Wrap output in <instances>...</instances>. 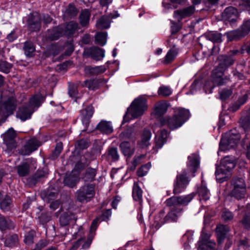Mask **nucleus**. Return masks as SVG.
<instances>
[{"mask_svg":"<svg viewBox=\"0 0 250 250\" xmlns=\"http://www.w3.org/2000/svg\"><path fill=\"white\" fill-rule=\"evenodd\" d=\"M233 214L227 208H224L222 211L221 217L225 222L231 221L233 219Z\"/></svg>","mask_w":250,"mask_h":250,"instance_id":"nucleus-55","label":"nucleus"},{"mask_svg":"<svg viewBox=\"0 0 250 250\" xmlns=\"http://www.w3.org/2000/svg\"><path fill=\"white\" fill-rule=\"evenodd\" d=\"M48 175V170L47 167H43L38 169L36 173L27 179V183L30 186H34L43 178L47 177Z\"/></svg>","mask_w":250,"mask_h":250,"instance_id":"nucleus-19","label":"nucleus"},{"mask_svg":"<svg viewBox=\"0 0 250 250\" xmlns=\"http://www.w3.org/2000/svg\"><path fill=\"white\" fill-rule=\"evenodd\" d=\"M45 97L41 93H38L33 95L29 100L27 104L35 109V108H38L44 101Z\"/></svg>","mask_w":250,"mask_h":250,"instance_id":"nucleus-27","label":"nucleus"},{"mask_svg":"<svg viewBox=\"0 0 250 250\" xmlns=\"http://www.w3.org/2000/svg\"><path fill=\"white\" fill-rule=\"evenodd\" d=\"M167 110V106L166 103L159 102L156 104L153 109L154 114L157 117L163 115Z\"/></svg>","mask_w":250,"mask_h":250,"instance_id":"nucleus-37","label":"nucleus"},{"mask_svg":"<svg viewBox=\"0 0 250 250\" xmlns=\"http://www.w3.org/2000/svg\"><path fill=\"white\" fill-rule=\"evenodd\" d=\"M34 111L35 110L32 107L26 104L19 107L16 116L22 121H25L31 118Z\"/></svg>","mask_w":250,"mask_h":250,"instance_id":"nucleus-17","label":"nucleus"},{"mask_svg":"<svg viewBox=\"0 0 250 250\" xmlns=\"http://www.w3.org/2000/svg\"><path fill=\"white\" fill-rule=\"evenodd\" d=\"M106 68L104 66H98L92 67L86 66L84 68V71L86 74L90 76L98 75L104 72Z\"/></svg>","mask_w":250,"mask_h":250,"instance_id":"nucleus-34","label":"nucleus"},{"mask_svg":"<svg viewBox=\"0 0 250 250\" xmlns=\"http://www.w3.org/2000/svg\"><path fill=\"white\" fill-rule=\"evenodd\" d=\"M172 93L170 88L166 86H162L160 87L158 90V94L159 96L163 97H168Z\"/></svg>","mask_w":250,"mask_h":250,"instance_id":"nucleus-58","label":"nucleus"},{"mask_svg":"<svg viewBox=\"0 0 250 250\" xmlns=\"http://www.w3.org/2000/svg\"><path fill=\"white\" fill-rule=\"evenodd\" d=\"M119 146L123 155L127 158L131 157L134 153V148L131 146L129 142L123 141Z\"/></svg>","mask_w":250,"mask_h":250,"instance_id":"nucleus-29","label":"nucleus"},{"mask_svg":"<svg viewBox=\"0 0 250 250\" xmlns=\"http://www.w3.org/2000/svg\"><path fill=\"white\" fill-rule=\"evenodd\" d=\"M198 250H215V243L207 241V239L199 240L198 242Z\"/></svg>","mask_w":250,"mask_h":250,"instance_id":"nucleus-36","label":"nucleus"},{"mask_svg":"<svg viewBox=\"0 0 250 250\" xmlns=\"http://www.w3.org/2000/svg\"><path fill=\"white\" fill-rule=\"evenodd\" d=\"M51 213L50 212H43L38 217V219L40 223L45 224L51 220Z\"/></svg>","mask_w":250,"mask_h":250,"instance_id":"nucleus-56","label":"nucleus"},{"mask_svg":"<svg viewBox=\"0 0 250 250\" xmlns=\"http://www.w3.org/2000/svg\"><path fill=\"white\" fill-rule=\"evenodd\" d=\"M151 135L150 129L144 128L140 135V140L137 142V146L141 148H147L150 145Z\"/></svg>","mask_w":250,"mask_h":250,"instance_id":"nucleus-22","label":"nucleus"},{"mask_svg":"<svg viewBox=\"0 0 250 250\" xmlns=\"http://www.w3.org/2000/svg\"><path fill=\"white\" fill-rule=\"evenodd\" d=\"M197 194L199 197V200L206 201L209 199L210 192L207 187L201 185L197 189Z\"/></svg>","mask_w":250,"mask_h":250,"instance_id":"nucleus-40","label":"nucleus"},{"mask_svg":"<svg viewBox=\"0 0 250 250\" xmlns=\"http://www.w3.org/2000/svg\"><path fill=\"white\" fill-rule=\"evenodd\" d=\"M58 194V190L53 188L49 187L41 192V196L46 202L49 203L52 200H55Z\"/></svg>","mask_w":250,"mask_h":250,"instance_id":"nucleus-25","label":"nucleus"},{"mask_svg":"<svg viewBox=\"0 0 250 250\" xmlns=\"http://www.w3.org/2000/svg\"><path fill=\"white\" fill-rule=\"evenodd\" d=\"M89 142L87 139H82L77 141V147L80 149H84L89 146Z\"/></svg>","mask_w":250,"mask_h":250,"instance_id":"nucleus-61","label":"nucleus"},{"mask_svg":"<svg viewBox=\"0 0 250 250\" xmlns=\"http://www.w3.org/2000/svg\"><path fill=\"white\" fill-rule=\"evenodd\" d=\"M62 27L63 35L68 38L78 35L77 32L80 29L79 23L73 21L66 22L64 25H62Z\"/></svg>","mask_w":250,"mask_h":250,"instance_id":"nucleus-12","label":"nucleus"},{"mask_svg":"<svg viewBox=\"0 0 250 250\" xmlns=\"http://www.w3.org/2000/svg\"><path fill=\"white\" fill-rule=\"evenodd\" d=\"M106 32H99L95 35V43L101 46H104L106 42Z\"/></svg>","mask_w":250,"mask_h":250,"instance_id":"nucleus-49","label":"nucleus"},{"mask_svg":"<svg viewBox=\"0 0 250 250\" xmlns=\"http://www.w3.org/2000/svg\"><path fill=\"white\" fill-rule=\"evenodd\" d=\"M190 116L188 109L180 108L175 109L172 117L165 116L160 119L161 125H167L170 129L174 130L181 126Z\"/></svg>","mask_w":250,"mask_h":250,"instance_id":"nucleus-2","label":"nucleus"},{"mask_svg":"<svg viewBox=\"0 0 250 250\" xmlns=\"http://www.w3.org/2000/svg\"><path fill=\"white\" fill-rule=\"evenodd\" d=\"M62 25L55 27L52 29L48 30L47 39L51 41L58 40L63 35Z\"/></svg>","mask_w":250,"mask_h":250,"instance_id":"nucleus-28","label":"nucleus"},{"mask_svg":"<svg viewBox=\"0 0 250 250\" xmlns=\"http://www.w3.org/2000/svg\"><path fill=\"white\" fill-rule=\"evenodd\" d=\"M78 13V10L74 4H69L66 8L64 15L68 18L75 17Z\"/></svg>","mask_w":250,"mask_h":250,"instance_id":"nucleus-47","label":"nucleus"},{"mask_svg":"<svg viewBox=\"0 0 250 250\" xmlns=\"http://www.w3.org/2000/svg\"><path fill=\"white\" fill-rule=\"evenodd\" d=\"M147 107L146 99L140 96L132 103L130 107L127 109V113H130L133 118H137L143 115Z\"/></svg>","mask_w":250,"mask_h":250,"instance_id":"nucleus-5","label":"nucleus"},{"mask_svg":"<svg viewBox=\"0 0 250 250\" xmlns=\"http://www.w3.org/2000/svg\"><path fill=\"white\" fill-rule=\"evenodd\" d=\"M16 132L13 128L8 129L4 134L3 144L5 146L4 151L9 154L16 148L17 143L15 140Z\"/></svg>","mask_w":250,"mask_h":250,"instance_id":"nucleus-8","label":"nucleus"},{"mask_svg":"<svg viewBox=\"0 0 250 250\" xmlns=\"http://www.w3.org/2000/svg\"><path fill=\"white\" fill-rule=\"evenodd\" d=\"M12 206V201L9 196L6 195L0 202V208L4 212L9 211Z\"/></svg>","mask_w":250,"mask_h":250,"instance_id":"nucleus-43","label":"nucleus"},{"mask_svg":"<svg viewBox=\"0 0 250 250\" xmlns=\"http://www.w3.org/2000/svg\"><path fill=\"white\" fill-rule=\"evenodd\" d=\"M97 169L91 167L86 168L82 177L84 182H91L95 180Z\"/></svg>","mask_w":250,"mask_h":250,"instance_id":"nucleus-35","label":"nucleus"},{"mask_svg":"<svg viewBox=\"0 0 250 250\" xmlns=\"http://www.w3.org/2000/svg\"><path fill=\"white\" fill-rule=\"evenodd\" d=\"M91 16V11L84 9L82 10L79 15V20L81 25L83 27H87L89 23L90 18Z\"/></svg>","mask_w":250,"mask_h":250,"instance_id":"nucleus-30","label":"nucleus"},{"mask_svg":"<svg viewBox=\"0 0 250 250\" xmlns=\"http://www.w3.org/2000/svg\"><path fill=\"white\" fill-rule=\"evenodd\" d=\"M189 181L190 179L185 170L178 174L174 183L173 193L178 194L184 191L187 188Z\"/></svg>","mask_w":250,"mask_h":250,"instance_id":"nucleus-7","label":"nucleus"},{"mask_svg":"<svg viewBox=\"0 0 250 250\" xmlns=\"http://www.w3.org/2000/svg\"><path fill=\"white\" fill-rule=\"evenodd\" d=\"M103 82L101 79L96 78L87 80L84 82L83 86L87 87L89 90H95L100 87Z\"/></svg>","mask_w":250,"mask_h":250,"instance_id":"nucleus-32","label":"nucleus"},{"mask_svg":"<svg viewBox=\"0 0 250 250\" xmlns=\"http://www.w3.org/2000/svg\"><path fill=\"white\" fill-rule=\"evenodd\" d=\"M16 104L13 98H9L0 106V116L3 120H6L10 115L13 114L16 108Z\"/></svg>","mask_w":250,"mask_h":250,"instance_id":"nucleus-10","label":"nucleus"},{"mask_svg":"<svg viewBox=\"0 0 250 250\" xmlns=\"http://www.w3.org/2000/svg\"><path fill=\"white\" fill-rule=\"evenodd\" d=\"M94 111V108L92 105H88L81 110L82 122L86 128L89 125L90 118L93 116Z\"/></svg>","mask_w":250,"mask_h":250,"instance_id":"nucleus-23","label":"nucleus"},{"mask_svg":"<svg viewBox=\"0 0 250 250\" xmlns=\"http://www.w3.org/2000/svg\"><path fill=\"white\" fill-rule=\"evenodd\" d=\"M232 94V91L231 89H223L219 92L220 99L222 101H225L229 99Z\"/></svg>","mask_w":250,"mask_h":250,"instance_id":"nucleus-60","label":"nucleus"},{"mask_svg":"<svg viewBox=\"0 0 250 250\" xmlns=\"http://www.w3.org/2000/svg\"><path fill=\"white\" fill-rule=\"evenodd\" d=\"M248 99V95L247 94H245L242 96L239 97L237 101L230 106L229 110L232 112H235L240 108L241 105L247 102Z\"/></svg>","mask_w":250,"mask_h":250,"instance_id":"nucleus-38","label":"nucleus"},{"mask_svg":"<svg viewBox=\"0 0 250 250\" xmlns=\"http://www.w3.org/2000/svg\"><path fill=\"white\" fill-rule=\"evenodd\" d=\"M23 50L25 55L31 57L35 51V47L31 41H26L24 43Z\"/></svg>","mask_w":250,"mask_h":250,"instance_id":"nucleus-46","label":"nucleus"},{"mask_svg":"<svg viewBox=\"0 0 250 250\" xmlns=\"http://www.w3.org/2000/svg\"><path fill=\"white\" fill-rule=\"evenodd\" d=\"M235 167V163L234 160L230 159L228 157H225L221 162L220 165L218 166L219 170H223L227 173Z\"/></svg>","mask_w":250,"mask_h":250,"instance_id":"nucleus-26","label":"nucleus"},{"mask_svg":"<svg viewBox=\"0 0 250 250\" xmlns=\"http://www.w3.org/2000/svg\"><path fill=\"white\" fill-rule=\"evenodd\" d=\"M236 130H230L226 136L223 137L219 144V149L225 151L235 147L241 138L240 134L235 132Z\"/></svg>","mask_w":250,"mask_h":250,"instance_id":"nucleus-4","label":"nucleus"},{"mask_svg":"<svg viewBox=\"0 0 250 250\" xmlns=\"http://www.w3.org/2000/svg\"><path fill=\"white\" fill-rule=\"evenodd\" d=\"M77 218L73 207L69 208L66 211L62 214L60 217V225L62 227L67 226L71 221H76Z\"/></svg>","mask_w":250,"mask_h":250,"instance_id":"nucleus-21","label":"nucleus"},{"mask_svg":"<svg viewBox=\"0 0 250 250\" xmlns=\"http://www.w3.org/2000/svg\"><path fill=\"white\" fill-rule=\"evenodd\" d=\"M13 66L12 64L8 62H7L5 61H3L2 60H0V71L5 73H8L10 71L11 69L12 68Z\"/></svg>","mask_w":250,"mask_h":250,"instance_id":"nucleus-54","label":"nucleus"},{"mask_svg":"<svg viewBox=\"0 0 250 250\" xmlns=\"http://www.w3.org/2000/svg\"><path fill=\"white\" fill-rule=\"evenodd\" d=\"M250 32V19L244 21L239 28L231 32L230 36L233 40H239Z\"/></svg>","mask_w":250,"mask_h":250,"instance_id":"nucleus-11","label":"nucleus"},{"mask_svg":"<svg viewBox=\"0 0 250 250\" xmlns=\"http://www.w3.org/2000/svg\"><path fill=\"white\" fill-rule=\"evenodd\" d=\"M16 224L9 217L0 214V230L2 231L14 229Z\"/></svg>","mask_w":250,"mask_h":250,"instance_id":"nucleus-24","label":"nucleus"},{"mask_svg":"<svg viewBox=\"0 0 250 250\" xmlns=\"http://www.w3.org/2000/svg\"><path fill=\"white\" fill-rule=\"evenodd\" d=\"M63 148L62 143V142L58 143L56 145L55 149L52 152V153L50 156V159L52 160H55L57 159L61 153Z\"/></svg>","mask_w":250,"mask_h":250,"instance_id":"nucleus-53","label":"nucleus"},{"mask_svg":"<svg viewBox=\"0 0 250 250\" xmlns=\"http://www.w3.org/2000/svg\"><path fill=\"white\" fill-rule=\"evenodd\" d=\"M246 192V188H233L231 194L237 199H241L245 197Z\"/></svg>","mask_w":250,"mask_h":250,"instance_id":"nucleus-48","label":"nucleus"},{"mask_svg":"<svg viewBox=\"0 0 250 250\" xmlns=\"http://www.w3.org/2000/svg\"><path fill=\"white\" fill-rule=\"evenodd\" d=\"M231 184L233 188H246L244 180L242 178H233L231 180Z\"/></svg>","mask_w":250,"mask_h":250,"instance_id":"nucleus-51","label":"nucleus"},{"mask_svg":"<svg viewBox=\"0 0 250 250\" xmlns=\"http://www.w3.org/2000/svg\"><path fill=\"white\" fill-rule=\"evenodd\" d=\"M171 208L167 214L164 216L165 211L161 209L159 213L155 216L154 222L152 224V228L156 229H159L162 225L168 222H177L183 212V208L181 207H171Z\"/></svg>","mask_w":250,"mask_h":250,"instance_id":"nucleus-3","label":"nucleus"},{"mask_svg":"<svg viewBox=\"0 0 250 250\" xmlns=\"http://www.w3.org/2000/svg\"><path fill=\"white\" fill-rule=\"evenodd\" d=\"M78 182L77 179L76 177L69 175L66 177L63 180L64 185L70 188L75 187Z\"/></svg>","mask_w":250,"mask_h":250,"instance_id":"nucleus-52","label":"nucleus"},{"mask_svg":"<svg viewBox=\"0 0 250 250\" xmlns=\"http://www.w3.org/2000/svg\"><path fill=\"white\" fill-rule=\"evenodd\" d=\"M195 194L192 193L185 196H172L166 201L167 207H180L187 206L194 198Z\"/></svg>","mask_w":250,"mask_h":250,"instance_id":"nucleus-9","label":"nucleus"},{"mask_svg":"<svg viewBox=\"0 0 250 250\" xmlns=\"http://www.w3.org/2000/svg\"><path fill=\"white\" fill-rule=\"evenodd\" d=\"M68 94L72 98H77L78 90L77 85L74 84L70 85L68 88Z\"/></svg>","mask_w":250,"mask_h":250,"instance_id":"nucleus-62","label":"nucleus"},{"mask_svg":"<svg viewBox=\"0 0 250 250\" xmlns=\"http://www.w3.org/2000/svg\"><path fill=\"white\" fill-rule=\"evenodd\" d=\"M204 36L213 43H221L222 42V35L217 31H208L204 34Z\"/></svg>","mask_w":250,"mask_h":250,"instance_id":"nucleus-33","label":"nucleus"},{"mask_svg":"<svg viewBox=\"0 0 250 250\" xmlns=\"http://www.w3.org/2000/svg\"><path fill=\"white\" fill-rule=\"evenodd\" d=\"M40 145V142L37 140L31 139L19 150V153L22 155H28L37 150Z\"/></svg>","mask_w":250,"mask_h":250,"instance_id":"nucleus-15","label":"nucleus"},{"mask_svg":"<svg viewBox=\"0 0 250 250\" xmlns=\"http://www.w3.org/2000/svg\"><path fill=\"white\" fill-rule=\"evenodd\" d=\"M96 128L102 133L105 134H111L113 131L111 123L105 121H101Z\"/></svg>","mask_w":250,"mask_h":250,"instance_id":"nucleus-31","label":"nucleus"},{"mask_svg":"<svg viewBox=\"0 0 250 250\" xmlns=\"http://www.w3.org/2000/svg\"><path fill=\"white\" fill-rule=\"evenodd\" d=\"M241 52L237 49L230 50L226 55H221L218 57V66L212 70L211 73L212 82L213 85L221 86L226 84L229 81V78L224 75V72L229 67L232 65L235 61L234 57Z\"/></svg>","mask_w":250,"mask_h":250,"instance_id":"nucleus-1","label":"nucleus"},{"mask_svg":"<svg viewBox=\"0 0 250 250\" xmlns=\"http://www.w3.org/2000/svg\"><path fill=\"white\" fill-rule=\"evenodd\" d=\"M143 191L139 186L137 182H135L132 189V197L134 200L138 201L140 203L142 202Z\"/></svg>","mask_w":250,"mask_h":250,"instance_id":"nucleus-42","label":"nucleus"},{"mask_svg":"<svg viewBox=\"0 0 250 250\" xmlns=\"http://www.w3.org/2000/svg\"><path fill=\"white\" fill-rule=\"evenodd\" d=\"M178 54V50L175 48V45H172V48H171L167 53L163 61V63L167 64L171 62L176 58Z\"/></svg>","mask_w":250,"mask_h":250,"instance_id":"nucleus-41","label":"nucleus"},{"mask_svg":"<svg viewBox=\"0 0 250 250\" xmlns=\"http://www.w3.org/2000/svg\"><path fill=\"white\" fill-rule=\"evenodd\" d=\"M4 246L9 248L16 247L19 243L18 236L17 234H13L6 238L4 241Z\"/></svg>","mask_w":250,"mask_h":250,"instance_id":"nucleus-45","label":"nucleus"},{"mask_svg":"<svg viewBox=\"0 0 250 250\" xmlns=\"http://www.w3.org/2000/svg\"><path fill=\"white\" fill-rule=\"evenodd\" d=\"M119 16L117 12L114 14L111 13L109 15H104L99 19L96 22V27L98 29H107L110 27L111 21L112 19L116 18Z\"/></svg>","mask_w":250,"mask_h":250,"instance_id":"nucleus-18","label":"nucleus"},{"mask_svg":"<svg viewBox=\"0 0 250 250\" xmlns=\"http://www.w3.org/2000/svg\"><path fill=\"white\" fill-rule=\"evenodd\" d=\"M83 55L86 57H91L96 61L101 60L104 56V51L98 47L84 48Z\"/></svg>","mask_w":250,"mask_h":250,"instance_id":"nucleus-16","label":"nucleus"},{"mask_svg":"<svg viewBox=\"0 0 250 250\" xmlns=\"http://www.w3.org/2000/svg\"><path fill=\"white\" fill-rule=\"evenodd\" d=\"M219 167H216V169L215 171V176L216 180L219 182L220 183H222L224 182L226 179V175L227 173L224 171L223 170H219Z\"/></svg>","mask_w":250,"mask_h":250,"instance_id":"nucleus-59","label":"nucleus"},{"mask_svg":"<svg viewBox=\"0 0 250 250\" xmlns=\"http://www.w3.org/2000/svg\"><path fill=\"white\" fill-rule=\"evenodd\" d=\"M195 11V6L190 5L181 9L175 10L174 12L173 16L178 21H180L183 19L192 16Z\"/></svg>","mask_w":250,"mask_h":250,"instance_id":"nucleus-20","label":"nucleus"},{"mask_svg":"<svg viewBox=\"0 0 250 250\" xmlns=\"http://www.w3.org/2000/svg\"><path fill=\"white\" fill-rule=\"evenodd\" d=\"M151 167V164L150 162L142 166L139 167L137 171V175L139 177H143L146 174L148 170Z\"/></svg>","mask_w":250,"mask_h":250,"instance_id":"nucleus-57","label":"nucleus"},{"mask_svg":"<svg viewBox=\"0 0 250 250\" xmlns=\"http://www.w3.org/2000/svg\"><path fill=\"white\" fill-rule=\"evenodd\" d=\"M241 222L245 229H250V213L246 214Z\"/></svg>","mask_w":250,"mask_h":250,"instance_id":"nucleus-63","label":"nucleus"},{"mask_svg":"<svg viewBox=\"0 0 250 250\" xmlns=\"http://www.w3.org/2000/svg\"><path fill=\"white\" fill-rule=\"evenodd\" d=\"M188 159H190L188 164V167L191 172L195 173L199 167V161L195 157H192L191 158L188 157Z\"/></svg>","mask_w":250,"mask_h":250,"instance_id":"nucleus-50","label":"nucleus"},{"mask_svg":"<svg viewBox=\"0 0 250 250\" xmlns=\"http://www.w3.org/2000/svg\"><path fill=\"white\" fill-rule=\"evenodd\" d=\"M106 157L108 160L115 162L119 159V154L118 149L116 147H109L106 152Z\"/></svg>","mask_w":250,"mask_h":250,"instance_id":"nucleus-44","label":"nucleus"},{"mask_svg":"<svg viewBox=\"0 0 250 250\" xmlns=\"http://www.w3.org/2000/svg\"><path fill=\"white\" fill-rule=\"evenodd\" d=\"M16 169L20 177L26 176L30 173V166L27 162H23L18 165Z\"/></svg>","mask_w":250,"mask_h":250,"instance_id":"nucleus-39","label":"nucleus"},{"mask_svg":"<svg viewBox=\"0 0 250 250\" xmlns=\"http://www.w3.org/2000/svg\"><path fill=\"white\" fill-rule=\"evenodd\" d=\"M238 18L237 10L232 7H227L222 13V19L225 21H228L230 25L235 23Z\"/></svg>","mask_w":250,"mask_h":250,"instance_id":"nucleus-13","label":"nucleus"},{"mask_svg":"<svg viewBox=\"0 0 250 250\" xmlns=\"http://www.w3.org/2000/svg\"><path fill=\"white\" fill-rule=\"evenodd\" d=\"M95 185L94 184L84 185L77 191L76 197L80 202L89 201L95 194Z\"/></svg>","mask_w":250,"mask_h":250,"instance_id":"nucleus-6","label":"nucleus"},{"mask_svg":"<svg viewBox=\"0 0 250 250\" xmlns=\"http://www.w3.org/2000/svg\"><path fill=\"white\" fill-rule=\"evenodd\" d=\"M241 124L243 127L245 129L250 128V110L242 119Z\"/></svg>","mask_w":250,"mask_h":250,"instance_id":"nucleus-64","label":"nucleus"},{"mask_svg":"<svg viewBox=\"0 0 250 250\" xmlns=\"http://www.w3.org/2000/svg\"><path fill=\"white\" fill-rule=\"evenodd\" d=\"M28 29L31 32H38L41 28V18L40 15L36 14H30L27 20Z\"/></svg>","mask_w":250,"mask_h":250,"instance_id":"nucleus-14","label":"nucleus"}]
</instances>
